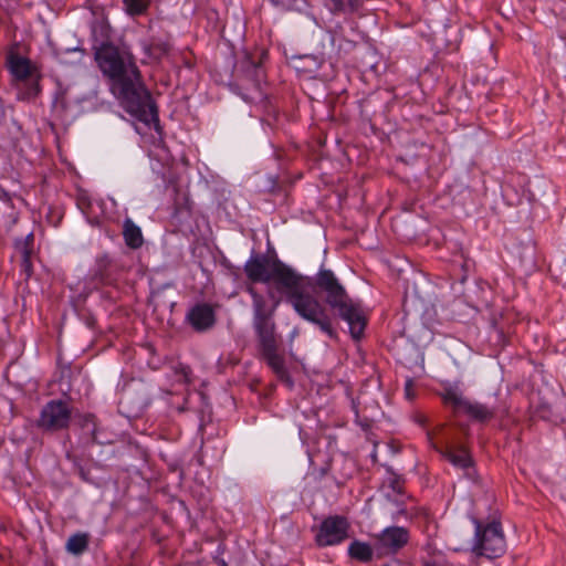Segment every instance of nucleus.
I'll use <instances>...</instances> for the list:
<instances>
[{
    "label": "nucleus",
    "instance_id": "1",
    "mask_svg": "<svg viewBox=\"0 0 566 566\" xmlns=\"http://www.w3.org/2000/svg\"><path fill=\"white\" fill-rule=\"evenodd\" d=\"M243 270L252 283L273 282L276 292L284 296V301L301 318L315 325L331 339H337L338 333L333 326V318L326 306L316 296L303 291L304 275L277 256L270 259L265 254L251 255Z\"/></svg>",
    "mask_w": 566,
    "mask_h": 566
},
{
    "label": "nucleus",
    "instance_id": "2",
    "mask_svg": "<svg viewBox=\"0 0 566 566\" xmlns=\"http://www.w3.org/2000/svg\"><path fill=\"white\" fill-rule=\"evenodd\" d=\"M109 91L119 106L140 123L160 130L158 106L147 88L132 52L108 41Z\"/></svg>",
    "mask_w": 566,
    "mask_h": 566
},
{
    "label": "nucleus",
    "instance_id": "3",
    "mask_svg": "<svg viewBox=\"0 0 566 566\" xmlns=\"http://www.w3.org/2000/svg\"><path fill=\"white\" fill-rule=\"evenodd\" d=\"M304 279L303 291L308 286L324 295L325 304L348 324L353 339L359 340L364 336L367 318L360 303L348 295L335 273L321 266L314 276H304Z\"/></svg>",
    "mask_w": 566,
    "mask_h": 566
},
{
    "label": "nucleus",
    "instance_id": "4",
    "mask_svg": "<svg viewBox=\"0 0 566 566\" xmlns=\"http://www.w3.org/2000/svg\"><path fill=\"white\" fill-rule=\"evenodd\" d=\"M247 292L252 300L253 328L258 337L261 356L280 379L287 378L289 373L284 356L279 353L275 323L273 321L281 298L275 297L274 293L269 291V296L273 298V304L269 305L265 296L259 293L253 286H248Z\"/></svg>",
    "mask_w": 566,
    "mask_h": 566
},
{
    "label": "nucleus",
    "instance_id": "5",
    "mask_svg": "<svg viewBox=\"0 0 566 566\" xmlns=\"http://www.w3.org/2000/svg\"><path fill=\"white\" fill-rule=\"evenodd\" d=\"M6 67L18 86L19 99L30 102L41 94L42 75L29 57L10 50L6 55Z\"/></svg>",
    "mask_w": 566,
    "mask_h": 566
},
{
    "label": "nucleus",
    "instance_id": "6",
    "mask_svg": "<svg viewBox=\"0 0 566 566\" xmlns=\"http://www.w3.org/2000/svg\"><path fill=\"white\" fill-rule=\"evenodd\" d=\"M440 396L443 405L449 408L454 416L464 415L473 421L486 422L496 417L500 412L502 416L507 413L506 408L500 410L499 407L488 406L468 399L457 386L446 387Z\"/></svg>",
    "mask_w": 566,
    "mask_h": 566
},
{
    "label": "nucleus",
    "instance_id": "7",
    "mask_svg": "<svg viewBox=\"0 0 566 566\" xmlns=\"http://www.w3.org/2000/svg\"><path fill=\"white\" fill-rule=\"evenodd\" d=\"M475 526L474 544L472 552L478 556L488 558L501 557L506 551V542L500 522L493 521L483 524L480 520L473 518Z\"/></svg>",
    "mask_w": 566,
    "mask_h": 566
},
{
    "label": "nucleus",
    "instance_id": "8",
    "mask_svg": "<svg viewBox=\"0 0 566 566\" xmlns=\"http://www.w3.org/2000/svg\"><path fill=\"white\" fill-rule=\"evenodd\" d=\"M444 429L443 424L426 432L427 440L431 448L439 452L443 459L450 462L454 468L465 471V474L473 479L471 470L473 469V459L464 446H454L448 441H437V434Z\"/></svg>",
    "mask_w": 566,
    "mask_h": 566
},
{
    "label": "nucleus",
    "instance_id": "9",
    "mask_svg": "<svg viewBox=\"0 0 566 566\" xmlns=\"http://www.w3.org/2000/svg\"><path fill=\"white\" fill-rule=\"evenodd\" d=\"M150 402L146 385L137 380L125 384L118 398V410L127 418L139 417Z\"/></svg>",
    "mask_w": 566,
    "mask_h": 566
},
{
    "label": "nucleus",
    "instance_id": "10",
    "mask_svg": "<svg viewBox=\"0 0 566 566\" xmlns=\"http://www.w3.org/2000/svg\"><path fill=\"white\" fill-rule=\"evenodd\" d=\"M71 409L63 400H50L45 403L36 420V427L44 431L66 429L71 421Z\"/></svg>",
    "mask_w": 566,
    "mask_h": 566
},
{
    "label": "nucleus",
    "instance_id": "11",
    "mask_svg": "<svg viewBox=\"0 0 566 566\" xmlns=\"http://www.w3.org/2000/svg\"><path fill=\"white\" fill-rule=\"evenodd\" d=\"M348 531L349 523L345 516H327L322 521L315 534V543L319 547L339 545L348 537Z\"/></svg>",
    "mask_w": 566,
    "mask_h": 566
},
{
    "label": "nucleus",
    "instance_id": "12",
    "mask_svg": "<svg viewBox=\"0 0 566 566\" xmlns=\"http://www.w3.org/2000/svg\"><path fill=\"white\" fill-rule=\"evenodd\" d=\"M409 531L402 526H388L374 536L378 558L396 555L409 542Z\"/></svg>",
    "mask_w": 566,
    "mask_h": 566
},
{
    "label": "nucleus",
    "instance_id": "13",
    "mask_svg": "<svg viewBox=\"0 0 566 566\" xmlns=\"http://www.w3.org/2000/svg\"><path fill=\"white\" fill-rule=\"evenodd\" d=\"M76 205L90 224L102 227L105 223L106 210L102 199H94L87 191L80 190L76 197Z\"/></svg>",
    "mask_w": 566,
    "mask_h": 566
},
{
    "label": "nucleus",
    "instance_id": "14",
    "mask_svg": "<svg viewBox=\"0 0 566 566\" xmlns=\"http://www.w3.org/2000/svg\"><path fill=\"white\" fill-rule=\"evenodd\" d=\"M187 319L195 331L205 332L214 325L216 314L211 305L202 303L190 308Z\"/></svg>",
    "mask_w": 566,
    "mask_h": 566
},
{
    "label": "nucleus",
    "instance_id": "15",
    "mask_svg": "<svg viewBox=\"0 0 566 566\" xmlns=\"http://www.w3.org/2000/svg\"><path fill=\"white\" fill-rule=\"evenodd\" d=\"M92 33L94 59L103 75L106 76V22L101 21L93 28Z\"/></svg>",
    "mask_w": 566,
    "mask_h": 566
},
{
    "label": "nucleus",
    "instance_id": "16",
    "mask_svg": "<svg viewBox=\"0 0 566 566\" xmlns=\"http://www.w3.org/2000/svg\"><path fill=\"white\" fill-rule=\"evenodd\" d=\"M348 556L359 563L371 562L375 554V544L371 546L366 542L354 539L347 548Z\"/></svg>",
    "mask_w": 566,
    "mask_h": 566
},
{
    "label": "nucleus",
    "instance_id": "17",
    "mask_svg": "<svg viewBox=\"0 0 566 566\" xmlns=\"http://www.w3.org/2000/svg\"><path fill=\"white\" fill-rule=\"evenodd\" d=\"M123 237L126 245L133 250H137L144 244L140 228L129 218L124 221Z\"/></svg>",
    "mask_w": 566,
    "mask_h": 566
},
{
    "label": "nucleus",
    "instance_id": "18",
    "mask_svg": "<svg viewBox=\"0 0 566 566\" xmlns=\"http://www.w3.org/2000/svg\"><path fill=\"white\" fill-rule=\"evenodd\" d=\"M361 6L363 0H327V8L333 14H352Z\"/></svg>",
    "mask_w": 566,
    "mask_h": 566
},
{
    "label": "nucleus",
    "instance_id": "19",
    "mask_svg": "<svg viewBox=\"0 0 566 566\" xmlns=\"http://www.w3.org/2000/svg\"><path fill=\"white\" fill-rule=\"evenodd\" d=\"M69 108L66 91L62 87L57 88L54 93L51 111L52 115L60 120L64 119L65 113Z\"/></svg>",
    "mask_w": 566,
    "mask_h": 566
},
{
    "label": "nucleus",
    "instance_id": "20",
    "mask_svg": "<svg viewBox=\"0 0 566 566\" xmlns=\"http://www.w3.org/2000/svg\"><path fill=\"white\" fill-rule=\"evenodd\" d=\"M88 546V535L85 533H76L69 537L65 548L73 555L83 554Z\"/></svg>",
    "mask_w": 566,
    "mask_h": 566
},
{
    "label": "nucleus",
    "instance_id": "21",
    "mask_svg": "<svg viewBox=\"0 0 566 566\" xmlns=\"http://www.w3.org/2000/svg\"><path fill=\"white\" fill-rule=\"evenodd\" d=\"M34 235L32 232L27 234L24 238H18L14 240L13 247L20 253L21 260L31 261L33 255Z\"/></svg>",
    "mask_w": 566,
    "mask_h": 566
},
{
    "label": "nucleus",
    "instance_id": "22",
    "mask_svg": "<svg viewBox=\"0 0 566 566\" xmlns=\"http://www.w3.org/2000/svg\"><path fill=\"white\" fill-rule=\"evenodd\" d=\"M91 281L94 287H104L106 284V254L97 258L95 268L92 270Z\"/></svg>",
    "mask_w": 566,
    "mask_h": 566
},
{
    "label": "nucleus",
    "instance_id": "23",
    "mask_svg": "<svg viewBox=\"0 0 566 566\" xmlns=\"http://www.w3.org/2000/svg\"><path fill=\"white\" fill-rule=\"evenodd\" d=\"M124 10L129 17H140L147 13L151 0H123Z\"/></svg>",
    "mask_w": 566,
    "mask_h": 566
},
{
    "label": "nucleus",
    "instance_id": "24",
    "mask_svg": "<svg viewBox=\"0 0 566 566\" xmlns=\"http://www.w3.org/2000/svg\"><path fill=\"white\" fill-rule=\"evenodd\" d=\"M171 45L167 41L153 42L146 48V53L155 59H161L169 53Z\"/></svg>",
    "mask_w": 566,
    "mask_h": 566
},
{
    "label": "nucleus",
    "instance_id": "25",
    "mask_svg": "<svg viewBox=\"0 0 566 566\" xmlns=\"http://www.w3.org/2000/svg\"><path fill=\"white\" fill-rule=\"evenodd\" d=\"M83 428L90 432L92 437V441L96 443H101L97 439V432H96V423H95V417L93 415H87L84 418Z\"/></svg>",
    "mask_w": 566,
    "mask_h": 566
},
{
    "label": "nucleus",
    "instance_id": "26",
    "mask_svg": "<svg viewBox=\"0 0 566 566\" xmlns=\"http://www.w3.org/2000/svg\"><path fill=\"white\" fill-rule=\"evenodd\" d=\"M21 273L25 276V280L30 279L33 274L32 261L21 260L20 263Z\"/></svg>",
    "mask_w": 566,
    "mask_h": 566
},
{
    "label": "nucleus",
    "instance_id": "27",
    "mask_svg": "<svg viewBox=\"0 0 566 566\" xmlns=\"http://www.w3.org/2000/svg\"><path fill=\"white\" fill-rule=\"evenodd\" d=\"M405 394H406V397L411 400L413 397H415V394H413V382L411 379H407L406 384H405Z\"/></svg>",
    "mask_w": 566,
    "mask_h": 566
},
{
    "label": "nucleus",
    "instance_id": "28",
    "mask_svg": "<svg viewBox=\"0 0 566 566\" xmlns=\"http://www.w3.org/2000/svg\"><path fill=\"white\" fill-rule=\"evenodd\" d=\"M391 485L395 491L401 493V485L398 479L394 480Z\"/></svg>",
    "mask_w": 566,
    "mask_h": 566
},
{
    "label": "nucleus",
    "instance_id": "29",
    "mask_svg": "<svg viewBox=\"0 0 566 566\" xmlns=\"http://www.w3.org/2000/svg\"><path fill=\"white\" fill-rule=\"evenodd\" d=\"M417 421H418V423H419L420 426L424 427V426H426V421H427V419H426V417H424V416H419V417H418V419H417Z\"/></svg>",
    "mask_w": 566,
    "mask_h": 566
},
{
    "label": "nucleus",
    "instance_id": "30",
    "mask_svg": "<svg viewBox=\"0 0 566 566\" xmlns=\"http://www.w3.org/2000/svg\"><path fill=\"white\" fill-rule=\"evenodd\" d=\"M250 67H251V69H252V71H253L254 73H256V74L260 72V69H259L255 64H253V63H251V64H250Z\"/></svg>",
    "mask_w": 566,
    "mask_h": 566
},
{
    "label": "nucleus",
    "instance_id": "31",
    "mask_svg": "<svg viewBox=\"0 0 566 566\" xmlns=\"http://www.w3.org/2000/svg\"><path fill=\"white\" fill-rule=\"evenodd\" d=\"M271 1H272L273 3H276V4H277V3H282V4H283V3L287 2L289 0H271Z\"/></svg>",
    "mask_w": 566,
    "mask_h": 566
},
{
    "label": "nucleus",
    "instance_id": "32",
    "mask_svg": "<svg viewBox=\"0 0 566 566\" xmlns=\"http://www.w3.org/2000/svg\"><path fill=\"white\" fill-rule=\"evenodd\" d=\"M219 566H227V563H226L224 560H221V562L219 563Z\"/></svg>",
    "mask_w": 566,
    "mask_h": 566
},
{
    "label": "nucleus",
    "instance_id": "33",
    "mask_svg": "<svg viewBox=\"0 0 566 566\" xmlns=\"http://www.w3.org/2000/svg\"><path fill=\"white\" fill-rule=\"evenodd\" d=\"M71 51H73V52H77V51H78V49H77V48H74V49H72Z\"/></svg>",
    "mask_w": 566,
    "mask_h": 566
}]
</instances>
